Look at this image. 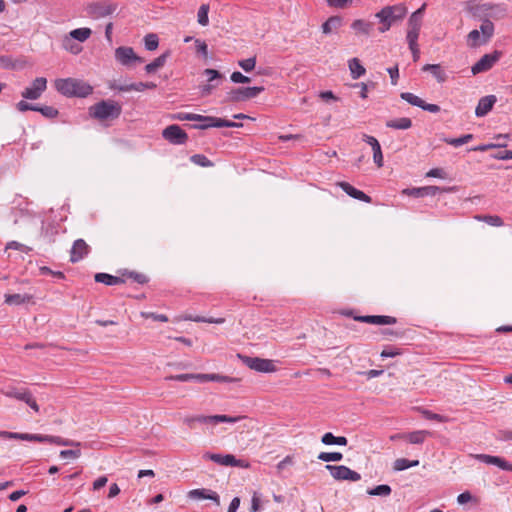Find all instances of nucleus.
<instances>
[{
    "mask_svg": "<svg viewBox=\"0 0 512 512\" xmlns=\"http://www.w3.org/2000/svg\"><path fill=\"white\" fill-rule=\"evenodd\" d=\"M55 88L58 92L68 97H86L93 91L91 85L82 80L74 78L56 80Z\"/></svg>",
    "mask_w": 512,
    "mask_h": 512,
    "instance_id": "obj_1",
    "label": "nucleus"
},
{
    "mask_svg": "<svg viewBox=\"0 0 512 512\" xmlns=\"http://www.w3.org/2000/svg\"><path fill=\"white\" fill-rule=\"evenodd\" d=\"M122 112V106L113 100H102L89 108V115L101 122L115 120Z\"/></svg>",
    "mask_w": 512,
    "mask_h": 512,
    "instance_id": "obj_2",
    "label": "nucleus"
},
{
    "mask_svg": "<svg viewBox=\"0 0 512 512\" xmlns=\"http://www.w3.org/2000/svg\"><path fill=\"white\" fill-rule=\"evenodd\" d=\"M407 13V8L403 4H396L393 6H386L381 11L376 13L379 19L380 26L378 28L380 33H385L392 25L401 21Z\"/></svg>",
    "mask_w": 512,
    "mask_h": 512,
    "instance_id": "obj_3",
    "label": "nucleus"
},
{
    "mask_svg": "<svg viewBox=\"0 0 512 512\" xmlns=\"http://www.w3.org/2000/svg\"><path fill=\"white\" fill-rule=\"evenodd\" d=\"M9 439H19L30 442L50 443L58 446H79L80 442L65 439L60 436L10 432Z\"/></svg>",
    "mask_w": 512,
    "mask_h": 512,
    "instance_id": "obj_4",
    "label": "nucleus"
},
{
    "mask_svg": "<svg viewBox=\"0 0 512 512\" xmlns=\"http://www.w3.org/2000/svg\"><path fill=\"white\" fill-rule=\"evenodd\" d=\"M494 34V24L490 20H484L480 30H472L467 35V45L476 48L489 42Z\"/></svg>",
    "mask_w": 512,
    "mask_h": 512,
    "instance_id": "obj_5",
    "label": "nucleus"
},
{
    "mask_svg": "<svg viewBox=\"0 0 512 512\" xmlns=\"http://www.w3.org/2000/svg\"><path fill=\"white\" fill-rule=\"evenodd\" d=\"M424 9H425V4L421 8L416 10L409 18L407 36H406L409 46L410 45H418L417 41H418L419 32H420V28H421V24H422V14H423Z\"/></svg>",
    "mask_w": 512,
    "mask_h": 512,
    "instance_id": "obj_6",
    "label": "nucleus"
},
{
    "mask_svg": "<svg viewBox=\"0 0 512 512\" xmlns=\"http://www.w3.org/2000/svg\"><path fill=\"white\" fill-rule=\"evenodd\" d=\"M190 119H191V121H199V122L206 121V124L195 125L194 127L197 129H207L210 127L221 128V127H241L242 126V124H240V123L232 122V121H229L226 119L212 117V116H203V115L194 114V113H192V117H190Z\"/></svg>",
    "mask_w": 512,
    "mask_h": 512,
    "instance_id": "obj_7",
    "label": "nucleus"
},
{
    "mask_svg": "<svg viewBox=\"0 0 512 512\" xmlns=\"http://www.w3.org/2000/svg\"><path fill=\"white\" fill-rule=\"evenodd\" d=\"M203 458L206 460H211L221 466H235L242 468H247L249 466V464L245 460L236 459L235 456L232 454L222 455L207 452L203 455Z\"/></svg>",
    "mask_w": 512,
    "mask_h": 512,
    "instance_id": "obj_8",
    "label": "nucleus"
},
{
    "mask_svg": "<svg viewBox=\"0 0 512 512\" xmlns=\"http://www.w3.org/2000/svg\"><path fill=\"white\" fill-rule=\"evenodd\" d=\"M326 469L330 471L332 477L336 480L357 482L361 479V475L358 472L344 465H326Z\"/></svg>",
    "mask_w": 512,
    "mask_h": 512,
    "instance_id": "obj_9",
    "label": "nucleus"
},
{
    "mask_svg": "<svg viewBox=\"0 0 512 512\" xmlns=\"http://www.w3.org/2000/svg\"><path fill=\"white\" fill-rule=\"evenodd\" d=\"M162 136L165 140L174 145L185 144L188 140L187 133L179 125L176 124L167 126L162 131Z\"/></svg>",
    "mask_w": 512,
    "mask_h": 512,
    "instance_id": "obj_10",
    "label": "nucleus"
},
{
    "mask_svg": "<svg viewBox=\"0 0 512 512\" xmlns=\"http://www.w3.org/2000/svg\"><path fill=\"white\" fill-rule=\"evenodd\" d=\"M47 89V79L45 77H37L30 86L26 87L21 95L24 99L37 100Z\"/></svg>",
    "mask_w": 512,
    "mask_h": 512,
    "instance_id": "obj_11",
    "label": "nucleus"
},
{
    "mask_svg": "<svg viewBox=\"0 0 512 512\" xmlns=\"http://www.w3.org/2000/svg\"><path fill=\"white\" fill-rule=\"evenodd\" d=\"M264 87H241L231 90L228 93V99L232 102L245 101L258 96Z\"/></svg>",
    "mask_w": 512,
    "mask_h": 512,
    "instance_id": "obj_12",
    "label": "nucleus"
},
{
    "mask_svg": "<svg viewBox=\"0 0 512 512\" xmlns=\"http://www.w3.org/2000/svg\"><path fill=\"white\" fill-rule=\"evenodd\" d=\"M244 363L252 370L263 373H272L277 370L273 360L259 357H245Z\"/></svg>",
    "mask_w": 512,
    "mask_h": 512,
    "instance_id": "obj_13",
    "label": "nucleus"
},
{
    "mask_svg": "<svg viewBox=\"0 0 512 512\" xmlns=\"http://www.w3.org/2000/svg\"><path fill=\"white\" fill-rule=\"evenodd\" d=\"M500 51L482 56L471 68L473 75L490 70L501 57Z\"/></svg>",
    "mask_w": 512,
    "mask_h": 512,
    "instance_id": "obj_14",
    "label": "nucleus"
},
{
    "mask_svg": "<svg viewBox=\"0 0 512 512\" xmlns=\"http://www.w3.org/2000/svg\"><path fill=\"white\" fill-rule=\"evenodd\" d=\"M453 188H440L438 186H424L418 188H406L402 191L403 194L413 197L434 196L440 192H451Z\"/></svg>",
    "mask_w": 512,
    "mask_h": 512,
    "instance_id": "obj_15",
    "label": "nucleus"
},
{
    "mask_svg": "<svg viewBox=\"0 0 512 512\" xmlns=\"http://www.w3.org/2000/svg\"><path fill=\"white\" fill-rule=\"evenodd\" d=\"M115 58L122 65L128 66L132 62H143V59L137 56L131 47H118L115 50Z\"/></svg>",
    "mask_w": 512,
    "mask_h": 512,
    "instance_id": "obj_16",
    "label": "nucleus"
},
{
    "mask_svg": "<svg viewBox=\"0 0 512 512\" xmlns=\"http://www.w3.org/2000/svg\"><path fill=\"white\" fill-rule=\"evenodd\" d=\"M401 98L405 101H407L409 104L413 106H417L422 108L425 111H429L431 113H437L440 111V107L436 104H428L424 100H422L420 97L414 95L410 92H403L401 93Z\"/></svg>",
    "mask_w": 512,
    "mask_h": 512,
    "instance_id": "obj_17",
    "label": "nucleus"
},
{
    "mask_svg": "<svg viewBox=\"0 0 512 512\" xmlns=\"http://www.w3.org/2000/svg\"><path fill=\"white\" fill-rule=\"evenodd\" d=\"M89 251V245L83 239H77L70 250V261L72 263L79 262L88 255Z\"/></svg>",
    "mask_w": 512,
    "mask_h": 512,
    "instance_id": "obj_18",
    "label": "nucleus"
},
{
    "mask_svg": "<svg viewBox=\"0 0 512 512\" xmlns=\"http://www.w3.org/2000/svg\"><path fill=\"white\" fill-rule=\"evenodd\" d=\"M116 6L110 2H93L89 6V12L94 18H101L112 14Z\"/></svg>",
    "mask_w": 512,
    "mask_h": 512,
    "instance_id": "obj_19",
    "label": "nucleus"
},
{
    "mask_svg": "<svg viewBox=\"0 0 512 512\" xmlns=\"http://www.w3.org/2000/svg\"><path fill=\"white\" fill-rule=\"evenodd\" d=\"M355 320L373 325H393L397 319L387 315H366L355 317Z\"/></svg>",
    "mask_w": 512,
    "mask_h": 512,
    "instance_id": "obj_20",
    "label": "nucleus"
},
{
    "mask_svg": "<svg viewBox=\"0 0 512 512\" xmlns=\"http://www.w3.org/2000/svg\"><path fill=\"white\" fill-rule=\"evenodd\" d=\"M363 140L371 146L373 152V161L376 166L378 168L383 167V153L379 141L375 137L367 134L363 135Z\"/></svg>",
    "mask_w": 512,
    "mask_h": 512,
    "instance_id": "obj_21",
    "label": "nucleus"
},
{
    "mask_svg": "<svg viewBox=\"0 0 512 512\" xmlns=\"http://www.w3.org/2000/svg\"><path fill=\"white\" fill-rule=\"evenodd\" d=\"M477 458L483 463H486L489 465H495L502 470L512 471V463L506 461L502 457L492 456V455H487V454H480V455H477Z\"/></svg>",
    "mask_w": 512,
    "mask_h": 512,
    "instance_id": "obj_22",
    "label": "nucleus"
},
{
    "mask_svg": "<svg viewBox=\"0 0 512 512\" xmlns=\"http://www.w3.org/2000/svg\"><path fill=\"white\" fill-rule=\"evenodd\" d=\"M337 185L352 198H355L357 200H360V201H363L366 203L372 202V199L370 196L365 194L363 191L356 189L348 182L341 181V182H338Z\"/></svg>",
    "mask_w": 512,
    "mask_h": 512,
    "instance_id": "obj_23",
    "label": "nucleus"
},
{
    "mask_svg": "<svg viewBox=\"0 0 512 512\" xmlns=\"http://www.w3.org/2000/svg\"><path fill=\"white\" fill-rule=\"evenodd\" d=\"M496 101H497V98L495 95H488V96L482 97L479 100L478 105L476 106V109H475L476 116L483 117V116L487 115L492 110Z\"/></svg>",
    "mask_w": 512,
    "mask_h": 512,
    "instance_id": "obj_24",
    "label": "nucleus"
},
{
    "mask_svg": "<svg viewBox=\"0 0 512 512\" xmlns=\"http://www.w3.org/2000/svg\"><path fill=\"white\" fill-rule=\"evenodd\" d=\"M188 497L191 499H209L220 505L219 495L215 491L207 489H194L188 492Z\"/></svg>",
    "mask_w": 512,
    "mask_h": 512,
    "instance_id": "obj_25",
    "label": "nucleus"
},
{
    "mask_svg": "<svg viewBox=\"0 0 512 512\" xmlns=\"http://www.w3.org/2000/svg\"><path fill=\"white\" fill-rule=\"evenodd\" d=\"M156 88V84L153 82H137L131 84H122L115 87L120 92H129V91H144L146 89H154Z\"/></svg>",
    "mask_w": 512,
    "mask_h": 512,
    "instance_id": "obj_26",
    "label": "nucleus"
},
{
    "mask_svg": "<svg viewBox=\"0 0 512 512\" xmlns=\"http://www.w3.org/2000/svg\"><path fill=\"white\" fill-rule=\"evenodd\" d=\"M4 298H5V303L7 305H15V306L22 305L25 303H30L33 301V295L27 294V293H25V294H19V293L5 294Z\"/></svg>",
    "mask_w": 512,
    "mask_h": 512,
    "instance_id": "obj_27",
    "label": "nucleus"
},
{
    "mask_svg": "<svg viewBox=\"0 0 512 512\" xmlns=\"http://www.w3.org/2000/svg\"><path fill=\"white\" fill-rule=\"evenodd\" d=\"M351 28L357 35L369 36L373 31L374 25L372 22L358 19L351 24Z\"/></svg>",
    "mask_w": 512,
    "mask_h": 512,
    "instance_id": "obj_28",
    "label": "nucleus"
},
{
    "mask_svg": "<svg viewBox=\"0 0 512 512\" xmlns=\"http://www.w3.org/2000/svg\"><path fill=\"white\" fill-rule=\"evenodd\" d=\"M195 380H197L199 382L215 381V382H225V383H231V382L237 381L236 378H232V377L220 375V374H215V373L196 374Z\"/></svg>",
    "mask_w": 512,
    "mask_h": 512,
    "instance_id": "obj_29",
    "label": "nucleus"
},
{
    "mask_svg": "<svg viewBox=\"0 0 512 512\" xmlns=\"http://www.w3.org/2000/svg\"><path fill=\"white\" fill-rule=\"evenodd\" d=\"M94 279L96 282L103 283L108 286L120 285L125 283V279L123 277H117L107 273H97L95 274Z\"/></svg>",
    "mask_w": 512,
    "mask_h": 512,
    "instance_id": "obj_30",
    "label": "nucleus"
},
{
    "mask_svg": "<svg viewBox=\"0 0 512 512\" xmlns=\"http://www.w3.org/2000/svg\"><path fill=\"white\" fill-rule=\"evenodd\" d=\"M422 70L429 71L439 83H443L447 79L445 70L440 64H426L423 66Z\"/></svg>",
    "mask_w": 512,
    "mask_h": 512,
    "instance_id": "obj_31",
    "label": "nucleus"
},
{
    "mask_svg": "<svg viewBox=\"0 0 512 512\" xmlns=\"http://www.w3.org/2000/svg\"><path fill=\"white\" fill-rule=\"evenodd\" d=\"M1 393L9 398H15L20 401H25V399L30 394V391L28 389L22 388L17 389L15 387H9L7 390H1Z\"/></svg>",
    "mask_w": 512,
    "mask_h": 512,
    "instance_id": "obj_32",
    "label": "nucleus"
},
{
    "mask_svg": "<svg viewBox=\"0 0 512 512\" xmlns=\"http://www.w3.org/2000/svg\"><path fill=\"white\" fill-rule=\"evenodd\" d=\"M348 66L353 79H358L366 73V69L362 66L358 58L350 59Z\"/></svg>",
    "mask_w": 512,
    "mask_h": 512,
    "instance_id": "obj_33",
    "label": "nucleus"
},
{
    "mask_svg": "<svg viewBox=\"0 0 512 512\" xmlns=\"http://www.w3.org/2000/svg\"><path fill=\"white\" fill-rule=\"evenodd\" d=\"M386 126L388 128L407 130L412 126V121L410 118L402 117L398 119H392L386 122Z\"/></svg>",
    "mask_w": 512,
    "mask_h": 512,
    "instance_id": "obj_34",
    "label": "nucleus"
},
{
    "mask_svg": "<svg viewBox=\"0 0 512 512\" xmlns=\"http://www.w3.org/2000/svg\"><path fill=\"white\" fill-rule=\"evenodd\" d=\"M430 433L425 430L413 431L407 433L405 441L411 444H422Z\"/></svg>",
    "mask_w": 512,
    "mask_h": 512,
    "instance_id": "obj_35",
    "label": "nucleus"
},
{
    "mask_svg": "<svg viewBox=\"0 0 512 512\" xmlns=\"http://www.w3.org/2000/svg\"><path fill=\"white\" fill-rule=\"evenodd\" d=\"M342 24V19L338 16H332L328 18L322 25V31L324 34H330L337 30Z\"/></svg>",
    "mask_w": 512,
    "mask_h": 512,
    "instance_id": "obj_36",
    "label": "nucleus"
},
{
    "mask_svg": "<svg viewBox=\"0 0 512 512\" xmlns=\"http://www.w3.org/2000/svg\"><path fill=\"white\" fill-rule=\"evenodd\" d=\"M92 34V31L90 28L83 27V28H77L69 33V38L78 40L80 42H85Z\"/></svg>",
    "mask_w": 512,
    "mask_h": 512,
    "instance_id": "obj_37",
    "label": "nucleus"
},
{
    "mask_svg": "<svg viewBox=\"0 0 512 512\" xmlns=\"http://www.w3.org/2000/svg\"><path fill=\"white\" fill-rule=\"evenodd\" d=\"M419 465L418 460H408L406 458H398L393 463V469L395 471H403L410 467H415Z\"/></svg>",
    "mask_w": 512,
    "mask_h": 512,
    "instance_id": "obj_38",
    "label": "nucleus"
},
{
    "mask_svg": "<svg viewBox=\"0 0 512 512\" xmlns=\"http://www.w3.org/2000/svg\"><path fill=\"white\" fill-rule=\"evenodd\" d=\"M166 59H167V54L160 55L159 57L154 59L151 63H149L145 66V71L149 74L156 72L158 69L162 68L165 65Z\"/></svg>",
    "mask_w": 512,
    "mask_h": 512,
    "instance_id": "obj_39",
    "label": "nucleus"
},
{
    "mask_svg": "<svg viewBox=\"0 0 512 512\" xmlns=\"http://www.w3.org/2000/svg\"><path fill=\"white\" fill-rule=\"evenodd\" d=\"M180 320H185V321H194V322H206V323H213V324H223L225 322V319L224 318H213V317H210V318H205V317H201V316H183V317H180Z\"/></svg>",
    "mask_w": 512,
    "mask_h": 512,
    "instance_id": "obj_40",
    "label": "nucleus"
},
{
    "mask_svg": "<svg viewBox=\"0 0 512 512\" xmlns=\"http://www.w3.org/2000/svg\"><path fill=\"white\" fill-rule=\"evenodd\" d=\"M475 219L479 220V221H483L491 226L499 227V226L503 225L502 218L497 215H476Z\"/></svg>",
    "mask_w": 512,
    "mask_h": 512,
    "instance_id": "obj_41",
    "label": "nucleus"
},
{
    "mask_svg": "<svg viewBox=\"0 0 512 512\" xmlns=\"http://www.w3.org/2000/svg\"><path fill=\"white\" fill-rule=\"evenodd\" d=\"M210 416L197 415V416H189L184 419V423L191 429L196 427V423H209Z\"/></svg>",
    "mask_w": 512,
    "mask_h": 512,
    "instance_id": "obj_42",
    "label": "nucleus"
},
{
    "mask_svg": "<svg viewBox=\"0 0 512 512\" xmlns=\"http://www.w3.org/2000/svg\"><path fill=\"white\" fill-rule=\"evenodd\" d=\"M391 491L392 490L389 485L382 484L367 490V493L371 496H389Z\"/></svg>",
    "mask_w": 512,
    "mask_h": 512,
    "instance_id": "obj_43",
    "label": "nucleus"
},
{
    "mask_svg": "<svg viewBox=\"0 0 512 512\" xmlns=\"http://www.w3.org/2000/svg\"><path fill=\"white\" fill-rule=\"evenodd\" d=\"M209 5L202 4L197 13V21L202 26H207L209 23L208 13H209Z\"/></svg>",
    "mask_w": 512,
    "mask_h": 512,
    "instance_id": "obj_44",
    "label": "nucleus"
},
{
    "mask_svg": "<svg viewBox=\"0 0 512 512\" xmlns=\"http://www.w3.org/2000/svg\"><path fill=\"white\" fill-rule=\"evenodd\" d=\"M343 455L340 452H321L318 459L324 462H337L342 460Z\"/></svg>",
    "mask_w": 512,
    "mask_h": 512,
    "instance_id": "obj_45",
    "label": "nucleus"
},
{
    "mask_svg": "<svg viewBox=\"0 0 512 512\" xmlns=\"http://www.w3.org/2000/svg\"><path fill=\"white\" fill-rule=\"evenodd\" d=\"M243 418H244V416L231 417L228 415H212V416H210V422H212V423H219V422L236 423Z\"/></svg>",
    "mask_w": 512,
    "mask_h": 512,
    "instance_id": "obj_46",
    "label": "nucleus"
},
{
    "mask_svg": "<svg viewBox=\"0 0 512 512\" xmlns=\"http://www.w3.org/2000/svg\"><path fill=\"white\" fill-rule=\"evenodd\" d=\"M192 163L201 166V167H212L213 163L202 154H195L190 157Z\"/></svg>",
    "mask_w": 512,
    "mask_h": 512,
    "instance_id": "obj_47",
    "label": "nucleus"
},
{
    "mask_svg": "<svg viewBox=\"0 0 512 512\" xmlns=\"http://www.w3.org/2000/svg\"><path fill=\"white\" fill-rule=\"evenodd\" d=\"M36 111L40 112L44 117L53 119L58 116V110L52 106H37Z\"/></svg>",
    "mask_w": 512,
    "mask_h": 512,
    "instance_id": "obj_48",
    "label": "nucleus"
},
{
    "mask_svg": "<svg viewBox=\"0 0 512 512\" xmlns=\"http://www.w3.org/2000/svg\"><path fill=\"white\" fill-rule=\"evenodd\" d=\"M204 74L208 77V82L218 83V86L220 85V83L223 79L222 74L215 69H210V68L205 69Z\"/></svg>",
    "mask_w": 512,
    "mask_h": 512,
    "instance_id": "obj_49",
    "label": "nucleus"
},
{
    "mask_svg": "<svg viewBox=\"0 0 512 512\" xmlns=\"http://www.w3.org/2000/svg\"><path fill=\"white\" fill-rule=\"evenodd\" d=\"M472 139H473V135L472 134H466V135H463V136H461L459 138L445 139V142L447 144H449V145L454 146V147H458V146H461L463 144L468 143Z\"/></svg>",
    "mask_w": 512,
    "mask_h": 512,
    "instance_id": "obj_50",
    "label": "nucleus"
},
{
    "mask_svg": "<svg viewBox=\"0 0 512 512\" xmlns=\"http://www.w3.org/2000/svg\"><path fill=\"white\" fill-rule=\"evenodd\" d=\"M144 42L146 49L149 51L156 50L159 45L158 37L156 34H147L144 38Z\"/></svg>",
    "mask_w": 512,
    "mask_h": 512,
    "instance_id": "obj_51",
    "label": "nucleus"
},
{
    "mask_svg": "<svg viewBox=\"0 0 512 512\" xmlns=\"http://www.w3.org/2000/svg\"><path fill=\"white\" fill-rule=\"evenodd\" d=\"M80 446L81 444L79 446H74L75 449L62 450L60 451L59 456L61 458L78 459L81 456Z\"/></svg>",
    "mask_w": 512,
    "mask_h": 512,
    "instance_id": "obj_52",
    "label": "nucleus"
},
{
    "mask_svg": "<svg viewBox=\"0 0 512 512\" xmlns=\"http://www.w3.org/2000/svg\"><path fill=\"white\" fill-rule=\"evenodd\" d=\"M63 46L67 51H69L72 54H78L82 50V48L79 45L73 43L72 39L69 37L64 38Z\"/></svg>",
    "mask_w": 512,
    "mask_h": 512,
    "instance_id": "obj_53",
    "label": "nucleus"
},
{
    "mask_svg": "<svg viewBox=\"0 0 512 512\" xmlns=\"http://www.w3.org/2000/svg\"><path fill=\"white\" fill-rule=\"evenodd\" d=\"M238 65L245 71L250 72L256 66V57H251L248 59L238 61Z\"/></svg>",
    "mask_w": 512,
    "mask_h": 512,
    "instance_id": "obj_54",
    "label": "nucleus"
},
{
    "mask_svg": "<svg viewBox=\"0 0 512 512\" xmlns=\"http://www.w3.org/2000/svg\"><path fill=\"white\" fill-rule=\"evenodd\" d=\"M140 316L142 318H145V319L151 318L154 321H159V322H167L169 320L168 317L165 314H157V313H154V312L142 311L140 313Z\"/></svg>",
    "mask_w": 512,
    "mask_h": 512,
    "instance_id": "obj_55",
    "label": "nucleus"
},
{
    "mask_svg": "<svg viewBox=\"0 0 512 512\" xmlns=\"http://www.w3.org/2000/svg\"><path fill=\"white\" fill-rule=\"evenodd\" d=\"M426 177L446 179L447 173L442 168H433L426 173Z\"/></svg>",
    "mask_w": 512,
    "mask_h": 512,
    "instance_id": "obj_56",
    "label": "nucleus"
},
{
    "mask_svg": "<svg viewBox=\"0 0 512 512\" xmlns=\"http://www.w3.org/2000/svg\"><path fill=\"white\" fill-rule=\"evenodd\" d=\"M124 276L131 278L140 284H144L147 282V277L144 274H140V273H136V272H127V273L123 274V277Z\"/></svg>",
    "mask_w": 512,
    "mask_h": 512,
    "instance_id": "obj_57",
    "label": "nucleus"
},
{
    "mask_svg": "<svg viewBox=\"0 0 512 512\" xmlns=\"http://www.w3.org/2000/svg\"><path fill=\"white\" fill-rule=\"evenodd\" d=\"M230 79L234 83H249L250 78L243 75L241 72L235 71L231 74Z\"/></svg>",
    "mask_w": 512,
    "mask_h": 512,
    "instance_id": "obj_58",
    "label": "nucleus"
},
{
    "mask_svg": "<svg viewBox=\"0 0 512 512\" xmlns=\"http://www.w3.org/2000/svg\"><path fill=\"white\" fill-rule=\"evenodd\" d=\"M36 107L37 105L30 104L24 100H21L16 104V108L20 112H26L29 110L36 111Z\"/></svg>",
    "mask_w": 512,
    "mask_h": 512,
    "instance_id": "obj_59",
    "label": "nucleus"
},
{
    "mask_svg": "<svg viewBox=\"0 0 512 512\" xmlns=\"http://www.w3.org/2000/svg\"><path fill=\"white\" fill-rule=\"evenodd\" d=\"M195 376L196 374H179V375H175V376H169L166 378V380H176V381H181V382H186V381H190V380H195Z\"/></svg>",
    "mask_w": 512,
    "mask_h": 512,
    "instance_id": "obj_60",
    "label": "nucleus"
},
{
    "mask_svg": "<svg viewBox=\"0 0 512 512\" xmlns=\"http://www.w3.org/2000/svg\"><path fill=\"white\" fill-rule=\"evenodd\" d=\"M497 147H506V144H505V143H498V144H493V143H490V144H483V145H479V146H477V147H474L472 150H473V151L485 152V151H488V150H490V149L497 148Z\"/></svg>",
    "mask_w": 512,
    "mask_h": 512,
    "instance_id": "obj_61",
    "label": "nucleus"
},
{
    "mask_svg": "<svg viewBox=\"0 0 512 512\" xmlns=\"http://www.w3.org/2000/svg\"><path fill=\"white\" fill-rule=\"evenodd\" d=\"M197 52L201 53L205 58L208 57V46L205 42L197 39L195 41Z\"/></svg>",
    "mask_w": 512,
    "mask_h": 512,
    "instance_id": "obj_62",
    "label": "nucleus"
},
{
    "mask_svg": "<svg viewBox=\"0 0 512 512\" xmlns=\"http://www.w3.org/2000/svg\"><path fill=\"white\" fill-rule=\"evenodd\" d=\"M216 87H218V83L208 82L207 84L200 86V90L203 96H207L210 95Z\"/></svg>",
    "mask_w": 512,
    "mask_h": 512,
    "instance_id": "obj_63",
    "label": "nucleus"
},
{
    "mask_svg": "<svg viewBox=\"0 0 512 512\" xmlns=\"http://www.w3.org/2000/svg\"><path fill=\"white\" fill-rule=\"evenodd\" d=\"M387 72L389 73L390 77H391V83L392 85H396L397 84V80L399 78V69H398V66L395 65L394 67H390L387 69Z\"/></svg>",
    "mask_w": 512,
    "mask_h": 512,
    "instance_id": "obj_64",
    "label": "nucleus"
}]
</instances>
